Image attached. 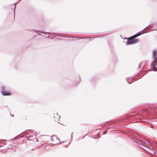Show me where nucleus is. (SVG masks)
<instances>
[{
	"label": "nucleus",
	"instance_id": "obj_8",
	"mask_svg": "<svg viewBox=\"0 0 157 157\" xmlns=\"http://www.w3.org/2000/svg\"><path fill=\"white\" fill-rule=\"evenodd\" d=\"M40 147H41V146H38V147H37V148H40Z\"/></svg>",
	"mask_w": 157,
	"mask_h": 157
},
{
	"label": "nucleus",
	"instance_id": "obj_1",
	"mask_svg": "<svg viewBox=\"0 0 157 157\" xmlns=\"http://www.w3.org/2000/svg\"><path fill=\"white\" fill-rule=\"evenodd\" d=\"M140 33L137 34L131 37L128 38V41L127 42V44H135L138 41V40L137 39H135L136 37L140 36Z\"/></svg>",
	"mask_w": 157,
	"mask_h": 157
},
{
	"label": "nucleus",
	"instance_id": "obj_6",
	"mask_svg": "<svg viewBox=\"0 0 157 157\" xmlns=\"http://www.w3.org/2000/svg\"><path fill=\"white\" fill-rule=\"evenodd\" d=\"M60 116H58V113H56V114H54V117L55 118V120L56 121L58 120L59 121L60 120H59V119H60V117H59Z\"/></svg>",
	"mask_w": 157,
	"mask_h": 157
},
{
	"label": "nucleus",
	"instance_id": "obj_3",
	"mask_svg": "<svg viewBox=\"0 0 157 157\" xmlns=\"http://www.w3.org/2000/svg\"><path fill=\"white\" fill-rule=\"evenodd\" d=\"M2 94L5 96L10 95L11 94V93L10 91H5V88L4 87H2Z\"/></svg>",
	"mask_w": 157,
	"mask_h": 157
},
{
	"label": "nucleus",
	"instance_id": "obj_2",
	"mask_svg": "<svg viewBox=\"0 0 157 157\" xmlns=\"http://www.w3.org/2000/svg\"><path fill=\"white\" fill-rule=\"evenodd\" d=\"M139 146L142 147L143 149L145 150L144 147H149V145L147 144L146 142H144L143 141H140L139 143Z\"/></svg>",
	"mask_w": 157,
	"mask_h": 157
},
{
	"label": "nucleus",
	"instance_id": "obj_7",
	"mask_svg": "<svg viewBox=\"0 0 157 157\" xmlns=\"http://www.w3.org/2000/svg\"><path fill=\"white\" fill-rule=\"evenodd\" d=\"M28 119V117L27 116H24L23 117V119L24 120H26Z\"/></svg>",
	"mask_w": 157,
	"mask_h": 157
},
{
	"label": "nucleus",
	"instance_id": "obj_5",
	"mask_svg": "<svg viewBox=\"0 0 157 157\" xmlns=\"http://www.w3.org/2000/svg\"><path fill=\"white\" fill-rule=\"evenodd\" d=\"M156 51L155 50H154L153 52V58L155 59L154 61V63H156L157 62V60H156Z\"/></svg>",
	"mask_w": 157,
	"mask_h": 157
},
{
	"label": "nucleus",
	"instance_id": "obj_4",
	"mask_svg": "<svg viewBox=\"0 0 157 157\" xmlns=\"http://www.w3.org/2000/svg\"><path fill=\"white\" fill-rule=\"evenodd\" d=\"M52 139L53 144H56L59 142V140L57 139L55 136L52 137Z\"/></svg>",
	"mask_w": 157,
	"mask_h": 157
}]
</instances>
